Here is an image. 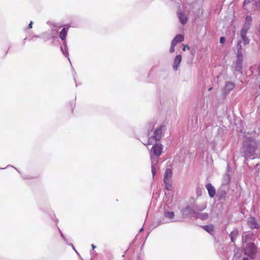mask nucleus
<instances>
[{"mask_svg": "<svg viewBox=\"0 0 260 260\" xmlns=\"http://www.w3.org/2000/svg\"><path fill=\"white\" fill-rule=\"evenodd\" d=\"M143 230V228H142L139 230V232H141Z\"/></svg>", "mask_w": 260, "mask_h": 260, "instance_id": "38", "label": "nucleus"}, {"mask_svg": "<svg viewBox=\"0 0 260 260\" xmlns=\"http://www.w3.org/2000/svg\"><path fill=\"white\" fill-rule=\"evenodd\" d=\"M166 129L164 125H160L154 131L148 132V143L147 145H152L159 141L163 136V133Z\"/></svg>", "mask_w": 260, "mask_h": 260, "instance_id": "2", "label": "nucleus"}, {"mask_svg": "<svg viewBox=\"0 0 260 260\" xmlns=\"http://www.w3.org/2000/svg\"><path fill=\"white\" fill-rule=\"evenodd\" d=\"M241 43L240 41L237 44V56L235 65V70L238 72H241L242 68L243 55L241 51L242 46Z\"/></svg>", "mask_w": 260, "mask_h": 260, "instance_id": "3", "label": "nucleus"}, {"mask_svg": "<svg viewBox=\"0 0 260 260\" xmlns=\"http://www.w3.org/2000/svg\"><path fill=\"white\" fill-rule=\"evenodd\" d=\"M257 253L256 245L252 242L248 243L244 249V253L250 258H254Z\"/></svg>", "mask_w": 260, "mask_h": 260, "instance_id": "4", "label": "nucleus"}, {"mask_svg": "<svg viewBox=\"0 0 260 260\" xmlns=\"http://www.w3.org/2000/svg\"><path fill=\"white\" fill-rule=\"evenodd\" d=\"M238 235V231L237 229L234 230L230 234V237L231 240V241L233 243L235 242L236 238Z\"/></svg>", "mask_w": 260, "mask_h": 260, "instance_id": "20", "label": "nucleus"}, {"mask_svg": "<svg viewBox=\"0 0 260 260\" xmlns=\"http://www.w3.org/2000/svg\"><path fill=\"white\" fill-rule=\"evenodd\" d=\"M206 188L208 190L210 198H213L215 195V189L211 183H208L206 185Z\"/></svg>", "mask_w": 260, "mask_h": 260, "instance_id": "12", "label": "nucleus"}, {"mask_svg": "<svg viewBox=\"0 0 260 260\" xmlns=\"http://www.w3.org/2000/svg\"><path fill=\"white\" fill-rule=\"evenodd\" d=\"M254 2L256 3L257 7L260 9V0H251V3Z\"/></svg>", "mask_w": 260, "mask_h": 260, "instance_id": "28", "label": "nucleus"}, {"mask_svg": "<svg viewBox=\"0 0 260 260\" xmlns=\"http://www.w3.org/2000/svg\"><path fill=\"white\" fill-rule=\"evenodd\" d=\"M165 184V189L167 190H171L172 188V180H164Z\"/></svg>", "mask_w": 260, "mask_h": 260, "instance_id": "23", "label": "nucleus"}, {"mask_svg": "<svg viewBox=\"0 0 260 260\" xmlns=\"http://www.w3.org/2000/svg\"><path fill=\"white\" fill-rule=\"evenodd\" d=\"M251 2H250V0L245 1L244 3V6H245L246 5V4H249Z\"/></svg>", "mask_w": 260, "mask_h": 260, "instance_id": "33", "label": "nucleus"}, {"mask_svg": "<svg viewBox=\"0 0 260 260\" xmlns=\"http://www.w3.org/2000/svg\"><path fill=\"white\" fill-rule=\"evenodd\" d=\"M252 22V17L250 16H247L245 18V21L241 31L247 32L250 27Z\"/></svg>", "mask_w": 260, "mask_h": 260, "instance_id": "9", "label": "nucleus"}, {"mask_svg": "<svg viewBox=\"0 0 260 260\" xmlns=\"http://www.w3.org/2000/svg\"><path fill=\"white\" fill-rule=\"evenodd\" d=\"M259 166V165L258 164H257L256 165V167H258Z\"/></svg>", "mask_w": 260, "mask_h": 260, "instance_id": "41", "label": "nucleus"}, {"mask_svg": "<svg viewBox=\"0 0 260 260\" xmlns=\"http://www.w3.org/2000/svg\"><path fill=\"white\" fill-rule=\"evenodd\" d=\"M231 180L230 175L228 174H225L223 176L222 184L223 185H227L230 183Z\"/></svg>", "mask_w": 260, "mask_h": 260, "instance_id": "24", "label": "nucleus"}, {"mask_svg": "<svg viewBox=\"0 0 260 260\" xmlns=\"http://www.w3.org/2000/svg\"><path fill=\"white\" fill-rule=\"evenodd\" d=\"M203 229L210 234H212L214 231V227L212 225H205L203 226Z\"/></svg>", "mask_w": 260, "mask_h": 260, "instance_id": "25", "label": "nucleus"}, {"mask_svg": "<svg viewBox=\"0 0 260 260\" xmlns=\"http://www.w3.org/2000/svg\"><path fill=\"white\" fill-rule=\"evenodd\" d=\"M182 59L181 55H178L176 56L173 65V68L174 71H177L180 66Z\"/></svg>", "mask_w": 260, "mask_h": 260, "instance_id": "11", "label": "nucleus"}, {"mask_svg": "<svg viewBox=\"0 0 260 260\" xmlns=\"http://www.w3.org/2000/svg\"><path fill=\"white\" fill-rule=\"evenodd\" d=\"M159 156L150 155L151 159V172L153 177H154L156 174V167L158 161Z\"/></svg>", "mask_w": 260, "mask_h": 260, "instance_id": "8", "label": "nucleus"}, {"mask_svg": "<svg viewBox=\"0 0 260 260\" xmlns=\"http://www.w3.org/2000/svg\"><path fill=\"white\" fill-rule=\"evenodd\" d=\"M176 45L174 44V43L171 42V47L170 49V52L173 53L175 51V47Z\"/></svg>", "mask_w": 260, "mask_h": 260, "instance_id": "26", "label": "nucleus"}, {"mask_svg": "<svg viewBox=\"0 0 260 260\" xmlns=\"http://www.w3.org/2000/svg\"><path fill=\"white\" fill-rule=\"evenodd\" d=\"M177 14L180 23L182 24H185L187 21V18L186 15L181 12H178Z\"/></svg>", "mask_w": 260, "mask_h": 260, "instance_id": "14", "label": "nucleus"}, {"mask_svg": "<svg viewBox=\"0 0 260 260\" xmlns=\"http://www.w3.org/2000/svg\"><path fill=\"white\" fill-rule=\"evenodd\" d=\"M241 132L244 135L243 152L244 157L251 159L258 157L259 153L258 152L257 144L255 140V135L256 134L254 132L252 133L244 132L243 130H241Z\"/></svg>", "mask_w": 260, "mask_h": 260, "instance_id": "1", "label": "nucleus"}, {"mask_svg": "<svg viewBox=\"0 0 260 260\" xmlns=\"http://www.w3.org/2000/svg\"><path fill=\"white\" fill-rule=\"evenodd\" d=\"M193 207L195 211H201L206 209V208L207 207V204L205 203H203L200 204H196L193 206Z\"/></svg>", "mask_w": 260, "mask_h": 260, "instance_id": "15", "label": "nucleus"}, {"mask_svg": "<svg viewBox=\"0 0 260 260\" xmlns=\"http://www.w3.org/2000/svg\"><path fill=\"white\" fill-rule=\"evenodd\" d=\"M174 213L171 211H166L164 213V217L160 219V223L165 224L175 221L174 220Z\"/></svg>", "mask_w": 260, "mask_h": 260, "instance_id": "5", "label": "nucleus"}, {"mask_svg": "<svg viewBox=\"0 0 260 260\" xmlns=\"http://www.w3.org/2000/svg\"><path fill=\"white\" fill-rule=\"evenodd\" d=\"M186 49L188 50L189 49V47L187 45H184L182 49V50L185 51Z\"/></svg>", "mask_w": 260, "mask_h": 260, "instance_id": "30", "label": "nucleus"}, {"mask_svg": "<svg viewBox=\"0 0 260 260\" xmlns=\"http://www.w3.org/2000/svg\"><path fill=\"white\" fill-rule=\"evenodd\" d=\"M196 212V211L194 210L193 207L189 206L182 209L181 211L182 214L184 217H188L191 215L194 217Z\"/></svg>", "mask_w": 260, "mask_h": 260, "instance_id": "7", "label": "nucleus"}, {"mask_svg": "<svg viewBox=\"0 0 260 260\" xmlns=\"http://www.w3.org/2000/svg\"><path fill=\"white\" fill-rule=\"evenodd\" d=\"M172 174V170L171 169H167L165 172L164 180H171Z\"/></svg>", "mask_w": 260, "mask_h": 260, "instance_id": "16", "label": "nucleus"}, {"mask_svg": "<svg viewBox=\"0 0 260 260\" xmlns=\"http://www.w3.org/2000/svg\"><path fill=\"white\" fill-rule=\"evenodd\" d=\"M211 89H212V87H210V88L209 89V91H210Z\"/></svg>", "mask_w": 260, "mask_h": 260, "instance_id": "39", "label": "nucleus"}, {"mask_svg": "<svg viewBox=\"0 0 260 260\" xmlns=\"http://www.w3.org/2000/svg\"><path fill=\"white\" fill-rule=\"evenodd\" d=\"M258 72H259V73L260 74V64H259V66L258 67Z\"/></svg>", "mask_w": 260, "mask_h": 260, "instance_id": "37", "label": "nucleus"}, {"mask_svg": "<svg viewBox=\"0 0 260 260\" xmlns=\"http://www.w3.org/2000/svg\"><path fill=\"white\" fill-rule=\"evenodd\" d=\"M249 237V235H246L243 236V238L245 239V241L248 240Z\"/></svg>", "mask_w": 260, "mask_h": 260, "instance_id": "31", "label": "nucleus"}, {"mask_svg": "<svg viewBox=\"0 0 260 260\" xmlns=\"http://www.w3.org/2000/svg\"><path fill=\"white\" fill-rule=\"evenodd\" d=\"M259 89H260V85H259Z\"/></svg>", "mask_w": 260, "mask_h": 260, "instance_id": "43", "label": "nucleus"}, {"mask_svg": "<svg viewBox=\"0 0 260 260\" xmlns=\"http://www.w3.org/2000/svg\"><path fill=\"white\" fill-rule=\"evenodd\" d=\"M91 247H92L93 249H94V248H96V246L95 245H94L93 244L91 245Z\"/></svg>", "mask_w": 260, "mask_h": 260, "instance_id": "35", "label": "nucleus"}, {"mask_svg": "<svg viewBox=\"0 0 260 260\" xmlns=\"http://www.w3.org/2000/svg\"><path fill=\"white\" fill-rule=\"evenodd\" d=\"M68 57L69 60L70 61V62H71V61H70L69 57Z\"/></svg>", "mask_w": 260, "mask_h": 260, "instance_id": "40", "label": "nucleus"}, {"mask_svg": "<svg viewBox=\"0 0 260 260\" xmlns=\"http://www.w3.org/2000/svg\"><path fill=\"white\" fill-rule=\"evenodd\" d=\"M70 245L72 246V247L73 249H74V250L76 252H77V251L75 250V247H74V245H73L72 244H71Z\"/></svg>", "mask_w": 260, "mask_h": 260, "instance_id": "34", "label": "nucleus"}, {"mask_svg": "<svg viewBox=\"0 0 260 260\" xmlns=\"http://www.w3.org/2000/svg\"><path fill=\"white\" fill-rule=\"evenodd\" d=\"M184 40L183 35L179 34L177 35L172 40V42L177 45L178 43L182 42Z\"/></svg>", "mask_w": 260, "mask_h": 260, "instance_id": "17", "label": "nucleus"}, {"mask_svg": "<svg viewBox=\"0 0 260 260\" xmlns=\"http://www.w3.org/2000/svg\"><path fill=\"white\" fill-rule=\"evenodd\" d=\"M242 260H249V259L248 258H247V257H243L242 258Z\"/></svg>", "mask_w": 260, "mask_h": 260, "instance_id": "36", "label": "nucleus"}, {"mask_svg": "<svg viewBox=\"0 0 260 260\" xmlns=\"http://www.w3.org/2000/svg\"><path fill=\"white\" fill-rule=\"evenodd\" d=\"M60 49H61V50L62 53L63 54V55L67 57H68L69 53L68 51L66 41L63 42V46H61Z\"/></svg>", "mask_w": 260, "mask_h": 260, "instance_id": "22", "label": "nucleus"}, {"mask_svg": "<svg viewBox=\"0 0 260 260\" xmlns=\"http://www.w3.org/2000/svg\"><path fill=\"white\" fill-rule=\"evenodd\" d=\"M82 260H83V259Z\"/></svg>", "mask_w": 260, "mask_h": 260, "instance_id": "44", "label": "nucleus"}, {"mask_svg": "<svg viewBox=\"0 0 260 260\" xmlns=\"http://www.w3.org/2000/svg\"><path fill=\"white\" fill-rule=\"evenodd\" d=\"M194 217L198 218H200L202 220H205L207 219L208 215L207 213H199L198 212H196Z\"/></svg>", "mask_w": 260, "mask_h": 260, "instance_id": "19", "label": "nucleus"}, {"mask_svg": "<svg viewBox=\"0 0 260 260\" xmlns=\"http://www.w3.org/2000/svg\"><path fill=\"white\" fill-rule=\"evenodd\" d=\"M68 28H63L60 32V36H59L60 38L62 41H63V42L66 41V36L68 34Z\"/></svg>", "mask_w": 260, "mask_h": 260, "instance_id": "21", "label": "nucleus"}, {"mask_svg": "<svg viewBox=\"0 0 260 260\" xmlns=\"http://www.w3.org/2000/svg\"><path fill=\"white\" fill-rule=\"evenodd\" d=\"M225 41V39L224 37H221L220 39V43L221 44H223V43H224Z\"/></svg>", "mask_w": 260, "mask_h": 260, "instance_id": "29", "label": "nucleus"}, {"mask_svg": "<svg viewBox=\"0 0 260 260\" xmlns=\"http://www.w3.org/2000/svg\"><path fill=\"white\" fill-rule=\"evenodd\" d=\"M35 38H38V36H35Z\"/></svg>", "mask_w": 260, "mask_h": 260, "instance_id": "42", "label": "nucleus"}, {"mask_svg": "<svg viewBox=\"0 0 260 260\" xmlns=\"http://www.w3.org/2000/svg\"><path fill=\"white\" fill-rule=\"evenodd\" d=\"M235 87V85L233 82H227L223 88L222 89V92L223 94H228L230 91L233 90Z\"/></svg>", "mask_w": 260, "mask_h": 260, "instance_id": "10", "label": "nucleus"}, {"mask_svg": "<svg viewBox=\"0 0 260 260\" xmlns=\"http://www.w3.org/2000/svg\"><path fill=\"white\" fill-rule=\"evenodd\" d=\"M59 232H60V235H61V237L63 238L64 241L67 244H68V240H67V238L64 237V236L63 235V234L62 233V232H61V231L60 230H59Z\"/></svg>", "mask_w": 260, "mask_h": 260, "instance_id": "27", "label": "nucleus"}, {"mask_svg": "<svg viewBox=\"0 0 260 260\" xmlns=\"http://www.w3.org/2000/svg\"><path fill=\"white\" fill-rule=\"evenodd\" d=\"M248 224L251 229H257L259 227L255 219L253 217H250L248 219Z\"/></svg>", "mask_w": 260, "mask_h": 260, "instance_id": "13", "label": "nucleus"}, {"mask_svg": "<svg viewBox=\"0 0 260 260\" xmlns=\"http://www.w3.org/2000/svg\"><path fill=\"white\" fill-rule=\"evenodd\" d=\"M247 32L244 31H241V37L242 39V42L244 45L248 44L249 42V40L246 36Z\"/></svg>", "mask_w": 260, "mask_h": 260, "instance_id": "18", "label": "nucleus"}, {"mask_svg": "<svg viewBox=\"0 0 260 260\" xmlns=\"http://www.w3.org/2000/svg\"><path fill=\"white\" fill-rule=\"evenodd\" d=\"M32 23H33V22L32 21H30L29 24L28 25V28H31L32 27Z\"/></svg>", "mask_w": 260, "mask_h": 260, "instance_id": "32", "label": "nucleus"}, {"mask_svg": "<svg viewBox=\"0 0 260 260\" xmlns=\"http://www.w3.org/2000/svg\"><path fill=\"white\" fill-rule=\"evenodd\" d=\"M162 146L160 144H154L150 152V155L160 156L162 152Z\"/></svg>", "mask_w": 260, "mask_h": 260, "instance_id": "6", "label": "nucleus"}]
</instances>
